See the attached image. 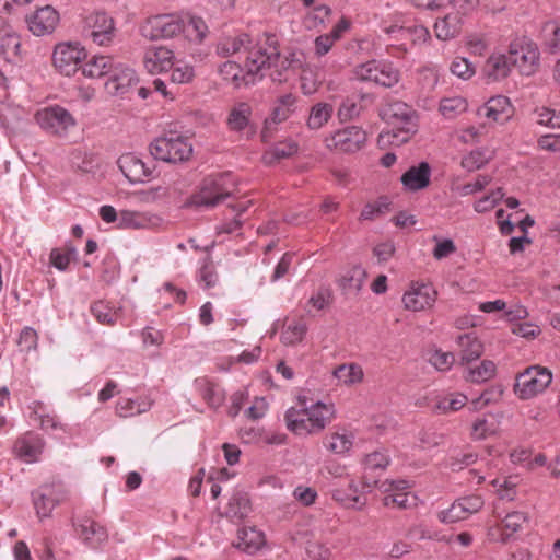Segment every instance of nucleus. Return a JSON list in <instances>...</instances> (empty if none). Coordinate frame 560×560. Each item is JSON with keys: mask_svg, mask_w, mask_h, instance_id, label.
Instances as JSON below:
<instances>
[{"mask_svg": "<svg viewBox=\"0 0 560 560\" xmlns=\"http://www.w3.org/2000/svg\"><path fill=\"white\" fill-rule=\"evenodd\" d=\"M463 25V20L453 14L448 13L444 18L439 19L434 24V33L436 38L441 40H448L456 37Z\"/></svg>", "mask_w": 560, "mask_h": 560, "instance_id": "f704fd0d", "label": "nucleus"}, {"mask_svg": "<svg viewBox=\"0 0 560 560\" xmlns=\"http://www.w3.org/2000/svg\"><path fill=\"white\" fill-rule=\"evenodd\" d=\"M354 438L353 432L339 428L325 436L324 446L334 454L342 455L352 448Z\"/></svg>", "mask_w": 560, "mask_h": 560, "instance_id": "c85d7f7f", "label": "nucleus"}, {"mask_svg": "<svg viewBox=\"0 0 560 560\" xmlns=\"http://www.w3.org/2000/svg\"><path fill=\"white\" fill-rule=\"evenodd\" d=\"M447 3L454 10L453 14L463 20L479 7L480 0H448Z\"/></svg>", "mask_w": 560, "mask_h": 560, "instance_id": "e2e57ef3", "label": "nucleus"}, {"mask_svg": "<svg viewBox=\"0 0 560 560\" xmlns=\"http://www.w3.org/2000/svg\"><path fill=\"white\" fill-rule=\"evenodd\" d=\"M0 54L10 62L21 57V39L11 27L0 38Z\"/></svg>", "mask_w": 560, "mask_h": 560, "instance_id": "ea45409f", "label": "nucleus"}, {"mask_svg": "<svg viewBox=\"0 0 560 560\" xmlns=\"http://www.w3.org/2000/svg\"><path fill=\"white\" fill-rule=\"evenodd\" d=\"M467 109V102L462 96L444 97L440 102V112L445 118H453Z\"/></svg>", "mask_w": 560, "mask_h": 560, "instance_id": "8fccbe9b", "label": "nucleus"}, {"mask_svg": "<svg viewBox=\"0 0 560 560\" xmlns=\"http://www.w3.org/2000/svg\"><path fill=\"white\" fill-rule=\"evenodd\" d=\"M234 178L231 173L212 174L202 179L197 191L187 200V206L212 208L229 197L234 190Z\"/></svg>", "mask_w": 560, "mask_h": 560, "instance_id": "20e7f679", "label": "nucleus"}, {"mask_svg": "<svg viewBox=\"0 0 560 560\" xmlns=\"http://www.w3.org/2000/svg\"><path fill=\"white\" fill-rule=\"evenodd\" d=\"M195 389L203 401L212 409L221 407L225 400L223 388L207 377H198L194 382Z\"/></svg>", "mask_w": 560, "mask_h": 560, "instance_id": "a878e982", "label": "nucleus"}, {"mask_svg": "<svg viewBox=\"0 0 560 560\" xmlns=\"http://www.w3.org/2000/svg\"><path fill=\"white\" fill-rule=\"evenodd\" d=\"M207 32L208 27L201 18L185 15V30L183 33L190 42H202Z\"/></svg>", "mask_w": 560, "mask_h": 560, "instance_id": "09e8293b", "label": "nucleus"}, {"mask_svg": "<svg viewBox=\"0 0 560 560\" xmlns=\"http://www.w3.org/2000/svg\"><path fill=\"white\" fill-rule=\"evenodd\" d=\"M35 120L46 132L58 137L66 136L77 125L73 116L58 105L37 110Z\"/></svg>", "mask_w": 560, "mask_h": 560, "instance_id": "1a4fd4ad", "label": "nucleus"}, {"mask_svg": "<svg viewBox=\"0 0 560 560\" xmlns=\"http://www.w3.org/2000/svg\"><path fill=\"white\" fill-rule=\"evenodd\" d=\"M443 435L431 430H422L419 432L418 441L419 445L423 450H430L438 447L443 443Z\"/></svg>", "mask_w": 560, "mask_h": 560, "instance_id": "774afa93", "label": "nucleus"}, {"mask_svg": "<svg viewBox=\"0 0 560 560\" xmlns=\"http://www.w3.org/2000/svg\"><path fill=\"white\" fill-rule=\"evenodd\" d=\"M185 30V15L180 13L154 14L144 19L139 25V32L148 40L171 39Z\"/></svg>", "mask_w": 560, "mask_h": 560, "instance_id": "39448f33", "label": "nucleus"}, {"mask_svg": "<svg viewBox=\"0 0 560 560\" xmlns=\"http://www.w3.org/2000/svg\"><path fill=\"white\" fill-rule=\"evenodd\" d=\"M512 65L523 75H532L539 67V51L537 46L527 39L515 40L509 49Z\"/></svg>", "mask_w": 560, "mask_h": 560, "instance_id": "9b49d317", "label": "nucleus"}, {"mask_svg": "<svg viewBox=\"0 0 560 560\" xmlns=\"http://www.w3.org/2000/svg\"><path fill=\"white\" fill-rule=\"evenodd\" d=\"M500 432L499 422L492 417L477 418L470 427L469 436L474 441L486 440L494 436Z\"/></svg>", "mask_w": 560, "mask_h": 560, "instance_id": "e433bc0d", "label": "nucleus"}, {"mask_svg": "<svg viewBox=\"0 0 560 560\" xmlns=\"http://www.w3.org/2000/svg\"><path fill=\"white\" fill-rule=\"evenodd\" d=\"M174 51L165 46H151L143 55V66L152 74L162 73L173 68Z\"/></svg>", "mask_w": 560, "mask_h": 560, "instance_id": "4be33fe9", "label": "nucleus"}, {"mask_svg": "<svg viewBox=\"0 0 560 560\" xmlns=\"http://www.w3.org/2000/svg\"><path fill=\"white\" fill-rule=\"evenodd\" d=\"M75 530L79 537L91 547H97L107 539L106 528L91 518H83Z\"/></svg>", "mask_w": 560, "mask_h": 560, "instance_id": "7c9ffc66", "label": "nucleus"}, {"mask_svg": "<svg viewBox=\"0 0 560 560\" xmlns=\"http://www.w3.org/2000/svg\"><path fill=\"white\" fill-rule=\"evenodd\" d=\"M150 152L156 160L176 163L190 158L192 145L186 137L170 133L154 140L150 144Z\"/></svg>", "mask_w": 560, "mask_h": 560, "instance_id": "0eeeda50", "label": "nucleus"}, {"mask_svg": "<svg viewBox=\"0 0 560 560\" xmlns=\"http://www.w3.org/2000/svg\"><path fill=\"white\" fill-rule=\"evenodd\" d=\"M252 106L246 102L235 103L229 110L226 125L231 131H242L250 122Z\"/></svg>", "mask_w": 560, "mask_h": 560, "instance_id": "473e14b6", "label": "nucleus"}, {"mask_svg": "<svg viewBox=\"0 0 560 560\" xmlns=\"http://www.w3.org/2000/svg\"><path fill=\"white\" fill-rule=\"evenodd\" d=\"M478 115L491 121L503 125L513 117L514 106L508 96L497 95L490 97L478 109Z\"/></svg>", "mask_w": 560, "mask_h": 560, "instance_id": "412c9836", "label": "nucleus"}, {"mask_svg": "<svg viewBox=\"0 0 560 560\" xmlns=\"http://www.w3.org/2000/svg\"><path fill=\"white\" fill-rule=\"evenodd\" d=\"M382 117L390 129L378 135L377 143L381 148L388 145L399 147L416 133L417 119L412 108L404 102L388 103L382 109Z\"/></svg>", "mask_w": 560, "mask_h": 560, "instance_id": "7ed1b4c3", "label": "nucleus"}, {"mask_svg": "<svg viewBox=\"0 0 560 560\" xmlns=\"http://www.w3.org/2000/svg\"><path fill=\"white\" fill-rule=\"evenodd\" d=\"M431 168L428 163L422 162L411 166L400 178L404 188L408 191H418L430 185Z\"/></svg>", "mask_w": 560, "mask_h": 560, "instance_id": "bb28decb", "label": "nucleus"}, {"mask_svg": "<svg viewBox=\"0 0 560 560\" xmlns=\"http://www.w3.org/2000/svg\"><path fill=\"white\" fill-rule=\"evenodd\" d=\"M334 113L332 105L328 103H317L310 112L307 126L310 129H319L331 118Z\"/></svg>", "mask_w": 560, "mask_h": 560, "instance_id": "a18cd8bd", "label": "nucleus"}, {"mask_svg": "<svg viewBox=\"0 0 560 560\" xmlns=\"http://www.w3.org/2000/svg\"><path fill=\"white\" fill-rule=\"evenodd\" d=\"M59 500L52 491L39 493L34 497V506L39 518L48 517Z\"/></svg>", "mask_w": 560, "mask_h": 560, "instance_id": "3c124183", "label": "nucleus"}, {"mask_svg": "<svg viewBox=\"0 0 560 560\" xmlns=\"http://www.w3.org/2000/svg\"><path fill=\"white\" fill-rule=\"evenodd\" d=\"M38 345V335L37 331L31 327H24L18 339V346L20 351L30 352L31 350H36Z\"/></svg>", "mask_w": 560, "mask_h": 560, "instance_id": "052dcab7", "label": "nucleus"}, {"mask_svg": "<svg viewBox=\"0 0 560 560\" xmlns=\"http://www.w3.org/2000/svg\"><path fill=\"white\" fill-rule=\"evenodd\" d=\"M299 97L295 94L287 93L276 98L271 113L266 118L260 137L264 142L271 140L279 124L288 120L298 109Z\"/></svg>", "mask_w": 560, "mask_h": 560, "instance_id": "9d476101", "label": "nucleus"}, {"mask_svg": "<svg viewBox=\"0 0 560 560\" xmlns=\"http://www.w3.org/2000/svg\"><path fill=\"white\" fill-rule=\"evenodd\" d=\"M377 67L378 61L371 60L365 63L359 65L353 69V75L357 80L366 82H377Z\"/></svg>", "mask_w": 560, "mask_h": 560, "instance_id": "4d7b16f0", "label": "nucleus"}, {"mask_svg": "<svg viewBox=\"0 0 560 560\" xmlns=\"http://www.w3.org/2000/svg\"><path fill=\"white\" fill-rule=\"evenodd\" d=\"M438 290L424 280L411 281L401 296L405 310L410 312H425L433 308L438 300Z\"/></svg>", "mask_w": 560, "mask_h": 560, "instance_id": "6e6552de", "label": "nucleus"}, {"mask_svg": "<svg viewBox=\"0 0 560 560\" xmlns=\"http://www.w3.org/2000/svg\"><path fill=\"white\" fill-rule=\"evenodd\" d=\"M332 374L339 384L346 386L360 384L364 377L363 369L358 363L340 364L334 370Z\"/></svg>", "mask_w": 560, "mask_h": 560, "instance_id": "4c0bfd02", "label": "nucleus"}, {"mask_svg": "<svg viewBox=\"0 0 560 560\" xmlns=\"http://www.w3.org/2000/svg\"><path fill=\"white\" fill-rule=\"evenodd\" d=\"M429 362L438 370V371H448L454 362L455 355L452 352H444L442 350H434L430 357Z\"/></svg>", "mask_w": 560, "mask_h": 560, "instance_id": "680f3d73", "label": "nucleus"}, {"mask_svg": "<svg viewBox=\"0 0 560 560\" xmlns=\"http://www.w3.org/2000/svg\"><path fill=\"white\" fill-rule=\"evenodd\" d=\"M151 404L144 399L120 398L116 405V412L119 417H132L145 412L150 409Z\"/></svg>", "mask_w": 560, "mask_h": 560, "instance_id": "c03bdc74", "label": "nucleus"}, {"mask_svg": "<svg viewBox=\"0 0 560 560\" xmlns=\"http://www.w3.org/2000/svg\"><path fill=\"white\" fill-rule=\"evenodd\" d=\"M371 488L372 483L366 482L363 479L358 481L351 477L347 479L346 487L342 485H335L331 490V495L335 501L340 502L346 508L361 509L365 505V500L363 499L362 493Z\"/></svg>", "mask_w": 560, "mask_h": 560, "instance_id": "2eb2a0df", "label": "nucleus"}, {"mask_svg": "<svg viewBox=\"0 0 560 560\" xmlns=\"http://www.w3.org/2000/svg\"><path fill=\"white\" fill-rule=\"evenodd\" d=\"M59 23V13L51 5L36 9L26 16L28 30L35 36L51 34Z\"/></svg>", "mask_w": 560, "mask_h": 560, "instance_id": "a211bd4d", "label": "nucleus"}, {"mask_svg": "<svg viewBox=\"0 0 560 560\" xmlns=\"http://www.w3.org/2000/svg\"><path fill=\"white\" fill-rule=\"evenodd\" d=\"M252 511L250 502L245 493H235L231 497L225 515L232 521H241L245 518Z\"/></svg>", "mask_w": 560, "mask_h": 560, "instance_id": "a19ab883", "label": "nucleus"}, {"mask_svg": "<svg viewBox=\"0 0 560 560\" xmlns=\"http://www.w3.org/2000/svg\"><path fill=\"white\" fill-rule=\"evenodd\" d=\"M91 313L102 325L113 326L119 318V311L109 302L100 300L91 305Z\"/></svg>", "mask_w": 560, "mask_h": 560, "instance_id": "79ce46f5", "label": "nucleus"}, {"mask_svg": "<svg viewBox=\"0 0 560 560\" xmlns=\"http://www.w3.org/2000/svg\"><path fill=\"white\" fill-rule=\"evenodd\" d=\"M490 159V155L485 150H472L468 154H466L462 160V166L469 171H476L483 166Z\"/></svg>", "mask_w": 560, "mask_h": 560, "instance_id": "6e6d98bb", "label": "nucleus"}, {"mask_svg": "<svg viewBox=\"0 0 560 560\" xmlns=\"http://www.w3.org/2000/svg\"><path fill=\"white\" fill-rule=\"evenodd\" d=\"M552 382V373L548 368L532 365L515 376L513 392L521 400H529L542 394Z\"/></svg>", "mask_w": 560, "mask_h": 560, "instance_id": "423d86ee", "label": "nucleus"}, {"mask_svg": "<svg viewBox=\"0 0 560 560\" xmlns=\"http://www.w3.org/2000/svg\"><path fill=\"white\" fill-rule=\"evenodd\" d=\"M336 418L335 405L299 396L284 415L287 428L296 435L317 434Z\"/></svg>", "mask_w": 560, "mask_h": 560, "instance_id": "f257e3e1", "label": "nucleus"}, {"mask_svg": "<svg viewBox=\"0 0 560 560\" xmlns=\"http://www.w3.org/2000/svg\"><path fill=\"white\" fill-rule=\"evenodd\" d=\"M114 59L109 56H94L82 67V73L86 78L97 79L108 75L113 67Z\"/></svg>", "mask_w": 560, "mask_h": 560, "instance_id": "58836bf2", "label": "nucleus"}, {"mask_svg": "<svg viewBox=\"0 0 560 560\" xmlns=\"http://www.w3.org/2000/svg\"><path fill=\"white\" fill-rule=\"evenodd\" d=\"M198 279L205 289L213 288L218 283V273L210 257H206L202 260L199 268Z\"/></svg>", "mask_w": 560, "mask_h": 560, "instance_id": "5fc2aeb1", "label": "nucleus"}, {"mask_svg": "<svg viewBox=\"0 0 560 560\" xmlns=\"http://www.w3.org/2000/svg\"><path fill=\"white\" fill-rule=\"evenodd\" d=\"M467 517L468 516L466 515L460 503L457 500L448 509L443 510L439 513V520L442 523H456Z\"/></svg>", "mask_w": 560, "mask_h": 560, "instance_id": "338daca9", "label": "nucleus"}, {"mask_svg": "<svg viewBox=\"0 0 560 560\" xmlns=\"http://www.w3.org/2000/svg\"><path fill=\"white\" fill-rule=\"evenodd\" d=\"M365 141V131L360 127L351 126L327 137L325 144L328 149H335L340 152H355L363 147Z\"/></svg>", "mask_w": 560, "mask_h": 560, "instance_id": "dca6fc26", "label": "nucleus"}, {"mask_svg": "<svg viewBox=\"0 0 560 560\" xmlns=\"http://www.w3.org/2000/svg\"><path fill=\"white\" fill-rule=\"evenodd\" d=\"M161 218L149 211L121 210L119 212V229H153L159 226Z\"/></svg>", "mask_w": 560, "mask_h": 560, "instance_id": "b1692460", "label": "nucleus"}, {"mask_svg": "<svg viewBox=\"0 0 560 560\" xmlns=\"http://www.w3.org/2000/svg\"><path fill=\"white\" fill-rule=\"evenodd\" d=\"M504 194L501 188L491 191L489 195L480 198L475 202V210L479 213L488 212L494 208L498 201L503 198Z\"/></svg>", "mask_w": 560, "mask_h": 560, "instance_id": "0e129e2a", "label": "nucleus"}, {"mask_svg": "<svg viewBox=\"0 0 560 560\" xmlns=\"http://www.w3.org/2000/svg\"><path fill=\"white\" fill-rule=\"evenodd\" d=\"M536 120L542 126L551 128L560 127V114H557L553 109L548 107H540L536 109Z\"/></svg>", "mask_w": 560, "mask_h": 560, "instance_id": "69168bd1", "label": "nucleus"}, {"mask_svg": "<svg viewBox=\"0 0 560 560\" xmlns=\"http://www.w3.org/2000/svg\"><path fill=\"white\" fill-rule=\"evenodd\" d=\"M468 404V398L465 394L458 392H447L442 394H434L432 397H424L418 399L416 405L419 407L429 406L433 411L441 415H448L460 410Z\"/></svg>", "mask_w": 560, "mask_h": 560, "instance_id": "f3484780", "label": "nucleus"}, {"mask_svg": "<svg viewBox=\"0 0 560 560\" xmlns=\"http://www.w3.org/2000/svg\"><path fill=\"white\" fill-rule=\"evenodd\" d=\"M525 521L526 515L522 512L509 513L501 523L504 530L502 542H505L514 533L520 530Z\"/></svg>", "mask_w": 560, "mask_h": 560, "instance_id": "864d4df0", "label": "nucleus"}, {"mask_svg": "<svg viewBox=\"0 0 560 560\" xmlns=\"http://www.w3.org/2000/svg\"><path fill=\"white\" fill-rule=\"evenodd\" d=\"M84 32L97 46H108L116 36L115 21L105 12H94L86 16Z\"/></svg>", "mask_w": 560, "mask_h": 560, "instance_id": "f8f14e48", "label": "nucleus"}, {"mask_svg": "<svg viewBox=\"0 0 560 560\" xmlns=\"http://www.w3.org/2000/svg\"><path fill=\"white\" fill-rule=\"evenodd\" d=\"M86 52L79 44L61 43L55 47L52 54L54 67L63 75L74 74Z\"/></svg>", "mask_w": 560, "mask_h": 560, "instance_id": "ddd939ff", "label": "nucleus"}, {"mask_svg": "<svg viewBox=\"0 0 560 560\" xmlns=\"http://www.w3.org/2000/svg\"><path fill=\"white\" fill-rule=\"evenodd\" d=\"M497 372V366L494 362L490 360H483L479 365L474 368H468L464 377L466 381L472 383H481L491 380Z\"/></svg>", "mask_w": 560, "mask_h": 560, "instance_id": "37998d69", "label": "nucleus"}, {"mask_svg": "<svg viewBox=\"0 0 560 560\" xmlns=\"http://www.w3.org/2000/svg\"><path fill=\"white\" fill-rule=\"evenodd\" d=\"M138 81L136 72L120 62H113V67L105 82V90L110 95L125 94Z\"/></svg>", "mask_w": 560, "mask_h": 560, "instance_id": "6ab92c4d", "label": "nucleus"}, {"mask_svg": "<svg viewBox=\"0 0 560 560\" xmlns=\"http://www.w3.org/2000/svg\"><path fill=\"white\" fill-rule=\"evenodd\" d=\"M264 544L265 535L255 527H243L237 533L236 547L248 553L256 552Z\"/></svg>", "mask_w": 560, "mask_h": 560, "instance_id": "72a5a7b5", "label": "nucleus"}, {"mask_svg": "<svg viewBox=\"0 0 560 560\" xmlns=\"http://www.w3.org/2000/svg\"><path fill=\"white\" fill-rule=\"evenodd\" d=\"M249 36L240 34L236 36H226L221 38L217 46V51L221 57L244 60L247 52L254 47H249Z\"/></svg>", "mask_w": 560, "mask_h": 560, "instance_id": "5701e85b", "label": "nucleus"}, {"mask_svg": "<svg viewBox=\"0 0 560 560\" xmlns=\"http://www.w3.org/2000/svg\"><path fill=\"white\" fill-rule=\"evenodd\" d=\"M384 32L393 35L397 40L409 39L412 44H422L430 39V32L423 25L399 26L395 24L384 27Z\"/></svg>", "mask_w": 560, "mask_h": 560, "instance_id": "c756f323", "label": "nucleus"}, {"mask_svg": "<svg viewBox=\"0 0 560 560\" xmlns=\"http://www.w3.org/2000/svg\"><path fill=\"white\" fill-rule=\"evenodd\" d=\"M119 170L131 183L143 182L151 176L144 162L132 153L122 154L117 161Z\"/></svg>", "mask_w": 560, "mask_h": 560, "instance_id": "393cba45", "label": "nucleus"}, {"mask_svg": "<svg viewBox=\"0 0 560 560\" xmlns=\"http://www.w3.org/2000/svg\"><path fill=\"white\" fill-rule=\"evenodd\" d=\"M400 73L390 63L378 61L376 84L390 88L399 82Z\"/></svg>", "mask_w": 560, "mask_h": 560, "instance_id": "603ef678", "label": "nucleus"}, {"mask_svg": "<svg viewBox=\"0 0 560 560\" xmlns=\"http://www.w3.org/2000/svg\"><path fill=\"white\" fill-rule=\"evenodd\" d=\"M380 488L384 493L383 504L390 509H409L416 505V497L408 490L405 480H385Z\"/></svg>", "mask_w": 560, "mask_h": 560, "instance_id": "4468645a", "label": "nucleus"}, {"mask_svg": "<svg viewBox=\"0 0 560 560\" xmlns=\"http://www.w3.org/2000/svg\"><path fill=\"white\" fill-rule=\"evenodd\" d=\"M307 329V324L304 318H287L283 324L280 341L285 346H295L303 341Z\"/></svg>", "mask_w": 560, "mask_h": 560, "instance_id": "2f4dec72", "label": "nucleus"}, {"mask_svg": "<svg viewBox=\"0 0 560 560\" xmlns=\"http://www.w3.org/2000/svg\"><path fill=\"white\" fill-rule=\"evenodd\" d=\"M450 70L454 75L463 80H468L476 73L474 65L468 59L463 57L454 58Z\"/></svg>", "mask_w": 560, "mask_h": 560, "instance_id": "13d9d810", "label": "nucleus"}, {"mask_svg": "<svg viewBox=\"0 0 560 560\" xmlns=\"http://www.w3.org/2000/svg\"><path fill=\"white\" fill-rule=\"evenodd\" d=\"M279 60V52L276 47L268 49L261 46L253 47L246 55V59H230L219 68L221 77L232 82L236 88L248 85L262 77V71Z\"/></svg>", "mask_w": 560, "mask_h": 560, "instance_id": "f03ea898", "label": "nucleus"}, {"mask_svg": "<svg viewBox=\"0 0 560 560\" xmlns=\"http://www.w3.org/2000/svg\"><path fill=\"white\" fill-rule=\"evenodd\" d=\"M77 256V249L67 244L61 248H54L50 252L49 260L50 264L60 271H65L70 261L73 260Z\"/></svg>", "mask_w": 560, "mask_h": 560, "instance_id": "de8ad7c7", "label": "nucleus"}, {"mask_svg": "<svg viewBox=\"0 0 560 560\" xmlns=\"http://www.w3.org/2000/svg\"><path fill=\"white\" fill-rule=\"evenodd\" d=\"M45 442L43 438L32 431L19 436L13 445V454L25 463H35L43 453Z\"/></svg>", "mask_w": 560, "mask_h": 560, "instance_id": "aec40b11", "label": "nucleus"}, {"mask_svg": "<svg viewBox=\"0 0 560 560\" xmlns=\"http://www.w3.org/2000/svg\"><path fill=\"white\" fill-rule=\"evenodd\" d=\"M457 345L460 349V359L463 363H469L470 361L478 359L483 351L482 343L471 332L459 335L457 338Z\"/></svg>", "mask_w": 560, "mask_h": 560, "instance_id": "c9c22d12", "label": "nucleus"}, {"mask_svg": "<svg viewBox=\"0 0 560 560\" xmlns=\"http://www.w3.org/2000/svg\"><path fill=\"white\" fill-rule=\"evenodd\" d=\"M365 277V270L359 266H354L347 272L346 276H343V287L349 290L359 291L363 285Z\"/></svg>", "mask_w": 560, "mask_h": 560, "instance_id": "bf43d9fd", "label": "nucleus"}, {"mask_svg": "<svg viewBox=\"0 0 560 560\" xmlns=\"http://www.w3.org/2000/svg\"><path fill=\"white\" fill-rule=\"evenodd\" d=\"M510 55L492 54L483 66V74L490 81H500L505 79L512 68Z\"/></svg>", "mask_w": 560, "mask_h": 560, "instance_id": "cd10ccee", "label": "nucleus"}, {"mask_svg": "<svg viewBox=\"0 0 560 560\" xmlns=\"http://www.w3.org/2000/svg\"><path fill=\"white\" fill-rule=\"evenodd\" d=\"M392 201L388 197L382 196L376 200L366 203L361 213L360 220L372 221L384 215L390 210Z\"/></svg>", "mask_w": 560, "mask_h": 560, "instance_id": "49530a36", "label": "nucleus"}]
</instances>
